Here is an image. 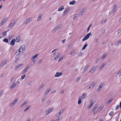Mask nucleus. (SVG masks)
Segmentation results:
<instances>
[{
  "label": "nucleus",
  "instance_id": "obj_60",
  "mask_svg": "<svg viewBox=\"0 0 121 121\" xmlns=\"http://www.w3.org/2000/svg\"><path fill=\"white\" fill-rule=\"evenodd\" d=\"M72 47V46L71 45H69V46H68V49H69L71 48Z\"/></svg>",
  "mask_w": 121,
  "mask_h": 121
},
{
  "label": "nucleus",
  "instance_id": "obj_22",
  "mask_svg": "<svg viewBox=\"0 0 121 121\" xmlns=\"http://www.w3.org/2000/svg\"><path fill=\"white\" fill-rule=\"evenodd\" d=\"M43 17V14H39L37 19V21H39L41 19V18Z\"/></svg>",
  "mask_w": 121,
  "mask_h": 121
},
{
  "label": "nucleus",
  "instance_id": "obj_18",
  "mask_svg": "<svg viewBox=\"0 0 121 121\" xmlns=\"http://www.w3.org/2000/svg\"><path fill=\"white\" fill-rule=\"evenodd\" d=\"M8 62V61L7 59L5 60L1 64L0 66L3 67Z\"/></svg>",
  "mask_w": 121,
  "mask_h": 121
},
{
  "label": "nucleus",
  "instance_id": "obj_14",
  "mask_svg": "<svg viewBox=\"0 0 121 121\" xmlns=\"http://www.w3.org/2000/svg\"><path fill=\"white\" fill-rule=\"evenodd\" d=\"M23 65V63L21 64H19V65L16 66L15 67V70H18L19 68L22 66Z\"/></svg>",
  "mask_w": 121,
  "mask_h": 121
},
{
  "label": "nucleus",
  "instance_id": "obj_56",
  "mask_svg": "<svg viewBox=\"0 0 121 121\" xmlns=\"http://www.w3.org/2000/svg\"><path fill=\"white\" fill-rule=\"evenodd\" d=\"M99 60V59L97 58L95 61V63H97Z\"/></svg>",
  "mask_w": 121,
  "mask_h": 121
},
{
  "label": "nucleus",
  "instance_id": "obj_15",
  "mask_svg": "<svg viewBox=\"0 0 121 121\" xmlns=\"http://www.w3.org/2000/svg\"><path fill=\"white\" fill-rule=\"evenodd\" d=\"M90 66L88 65H87L85 66V68L82 71V73H84L89 68Z\"/></svg>",
  "mask_w": 121,
  "mask_h": 121
},
{
  "label": "nucleus",
  "instance_id": "obj_2",
  "mask_svg": "<svg viewBox=\"0 0 121 121\" xmlns=\"http://www.w3.org/2000/svg\"><path fill=\"white\" fill-rule=\"evenodd\" d=\"M96 82L95 81L92 82L90 86L89 87V88L90 89H92L93 87L95 85Z\"/></svg>",
  "mask_w": 121,
  "mask_h": 121
},
{
  "label": "nucleus",
  "instance_id": "obj_9",
  "mask_svg": "<svg viewBox=\"0 0 121 121\" xmlns=\"http://www.w3.org/2000/svg\"><path fill=\"white\" fill-rule=\"evenodd\" d=\"M98 67L97 66L92 67L90 70L89 72L91 73H93L96 69Z\"/></svg>",
  "mask_w": 121,
  "mask_h": 121
},
{
  "label": "nucleus",
  "instance_id": "obj_58",
  "mask_svg": "<svg viewBox=\"0 0 121 121\" xmlns=\"http://www.w3.org/2000/svg\"><path fill=\"white\" fill-rule=\"evenodd\" d=\"M14 78L13 77L11 78L10 80V82H12L14 80Z\"/></svg>",
  "mask_w": 121,
  "mask_h": 121
},
{
  "label": "nucleus",
  "instance_id": "obj_12",
  "mask_svg": "<svg viewBox=\"0 0 121 121\" xmlns=\"http://www.w3.org/2000/svg\"><path fill=\"white\" fill-rule=\"evenodd\" d=\"M44 85H42L40 86L37 89V91L38 92H41L43 89L44 87Z\"/></svg>",
  "mask_w": 121,
  "mask_h": 121
},
{
  "label": "nucleus",
  "instance_id": "obj_19",
  "mask_svg": "<svg viewBox=\"0 0 121 121\" xmlns=\"http://www.w3.org/2000/svg\"><path fill=\"white\" fill-rule=\"evenodd\" d=\"M16 22L15 20H13L12 21L9 26V27H11L13 26L14 24Z\"/></svg>",
  "mask_w": 121,
  "mask_h": 121
},
{
  "label": "nucleus",
  "instance_id": "obj_52",
  "mask_svg": "<svg viewBox=\"0 0 121 121\" xmlns=\"http://www.w3.org/2000/svg\"><path fill=\"white\" fill-rule=\"evenodd\" d=\"M75 51L73 50H72L70 52L69 54L70 55H71L73 54L74 52Z\"/></svg>",
  "mask_w": 121,
  "mask_h": 121
},
{
  "label": "nucleus",
  "instance_id": "obj_51",
  "mask_svg": "<svg viewBox=\"0 0 121 121\" xmlns=\"http://www.w3.org/2000/svg\"><path fill=\"white\" fill-rule=\"evenodd\" d=\"M32 83V81H29L28 83V85L29 86H30V85Z\"/></svg>",
  "mask_w": 121,
  "mask_h": 121
},
{
  "label": "nucleus",
  "instance_id": "obj_63",
  "mask_svg": "<svg viewBox=\"0 0 121 121\" xmlns=\"http://www.w3.org/2000/svg\"><path fill=\"white\" fill-rule=\"evenodd\" d=\"M119 108V106L118 105H117V106L116 108V110H117V109H118Z\"/></svg>",
  "mask_w": 121,
  "mask_h": 121
},
{
  "label": "nucleus",
  "instance_id": "obj_61",
  "mask_svg": "<svg viewBox=\"0 0 121 121\" xmlns=\"http://www.w3.org/2000/svg\"><path fill=\"white\" fill-rule=\"evenodd\" d=\"M45 99L44 98H42L41 99V102H43V101Z\"/></svg>",
  "mask_w": 121,
  "mask_h": 121
},
{
  "label": "nucleus",
  "instance_id": "obj_49",
  "mask_svg": "<svg viewBox=\"0 0 121 121\" xmlns=\"http://www.w3.org/2000/svg\"><path fill=\"white\" fill-rule=\"evenodd\" d=\"M26 77V75H23L21 77V78L23 79L24 78H25Z\"/></svg>",
  "mask_w": 121,
  "mask_h": 121
},
{
  "label": "nucleus",
  "instance_id": "obj_32",
  "mask_svg": "<svg viewBox=\"0 0 121 121\" xmlns=\"http://www.w3.org/2000/svg\"><path fill=\"white\" fill-rule=\"evenodd\" d=\"M113 100V99L111 98L110 99H109L108 100V101L106 103V104H108L110 103H111L112 101Z\"/></svg>",
  "mask_w": 121,
  "mask_h": 121
},
{
  "label": "nucleus",
  "instance_id": "obj_59",
  "mask_svg": "<svg viewBox=\"0 0 121 121\" xmlns=\"http://www.w3.org/2000/svg\"><path fill=\"white\" fill-rule=\"evenodd\" d=\"M6 33H7V32L5 31V32H4L3 33V35L4 36H5V35H7V34H6Z\"/></svg>",
  "mask_w": 121,
  "mask_h": 121
},
{
  "label": "nucleus",
  "instance_id": "obj_50",
  "mask_svg": "<svg viewBox=\"0 0 121 121\" xmlns=\"http://www.w3.org/2000/svg\"><path fill=\"white\" fill-rule=\"evenodd\" d=\"M3 41L7 43L8 42V40L7 39H4L3 40Z\"/></svg>",
  "mask_w": 121,
  "mask_h": 121
},
{
  "label": "nucleus",
  "instance_id": "obj_40",
  "mask_svg": "<svg viewBox=\"0 0 121 121\" xmlns=\"http://www.w3.org/2000/svg\"><path fill=\"white\" fill-rule=\"evenodd\" d=\"M64 57L63 56H61L59 59L58 61L59 62H60L61 60L63 59Z\"/></svg>",
  "mask_w": 121,
  "mask_h": 121
},
{
  "label": "nucleus",
  "instance_id": "obj_39",
  "mask_svg": "<svg viewBox=\"0 0 121 121\" xmlns=\"http://www.w3.org/2000/svg\"><path fill=\"white\" fill-rule=\"evenodd\" d=\"M85 12V9H82V10L80 12V13H81V16H82L83 14Z\"/></svg>",
  "mask_w": 121,
  "mask_h": 121
},
{
  "label": "nucleus",
  "instance_id": "obj_7",
  "mask_svg": "<svg viewBox=\"0 0 121 121\" xmlns=\"http://www.w3.org/2000/svg\"><path fill=\"white\" fill-rule=\"evenodd\" d=\"M53 108H50L46 112L45 114L46 115H47L49 113L51 112L53 110Z\"/></svg>",
  "mask_w": 121,
  "mask_h": 121
},
{
  "label": "nucleus",
  "instance_id": "obj_4",
  "mask_svg": "<svg viewBox=\"0 0 121 121\" xmlns=\"http://www.w3.org/2000/svg\"><path fill=\"white\" fill-rule=\"evenodd\" d=\"M17 84V82H14L12 84V85L9 87V89L10 90H12L16 86Z\"/></svg>",
  "mask_w": 121,
  "mask_h": 121
},
{
  "label": "nucleus",
  "instance_id": "obj_33",
  "mask_svg": "<svg viewBox=\"0 0 121 121\" xmlns=\"http://www.w3.org/2000/svg\"><path fill=\"white\" fill-rule=\"evenodd\" d=\"M63 111V110H61L57 114V115H58L59 116L62 113Z\"/></svg>",
  "mask_w": 121,
  "mask_h": 121
},
{
  "label": "nucleus",
  "instance_id": "obj_37",
  "mask_svg": "<svg viewBox=\"0 0 121 121\" xmlns=\"http://www.w3.org/2000/svg\"><path fill=\"white\" fill-rule=\"evenodd\" d=\"M60 55V52H59V53H58L57 54V56L56 57L54 58V60H56V59H58V58L59 57Z\"/></svg>",
  "mask_w": 121,
  "mask_h": 121
},
{
  "label": "nucleus",
  "instance_id": "obj_53",
  "mask_svg": "<svg viewBox=\"0 0 121 121\" xmlns=\"http://www.w3.org/2000/svg\"><path fill=\"white\" fill-rule=\"evenodd\" d=\"M114 112L113 111H111L109 113V114L111 116H112Z\"/></svg>",
  "mask_w": 121,
  "mask_h": 121
},
{
  "label": "nucleus",
  "instance_id": "obj_30",
  "mask_svg": "<svg viewBox=\"0 0 121 121\" xmlns=\"http://www.w3.org/2000/svg\"><path fill=\"white\" fill-rule=\"evenodd\" d=\"M76 3V1L73 0L72 1L70 2L69 3V4L70 5H73Z\"/></svg>",
  "mask_w": 121,
  "mask_h": 121
},
{
  "label": "nucleus",
  "instance_id": "obj_13",
  "mask_svg": "<svg viewBox=\"0 0 121 121\" xmlns=\"http://www.w3.org/2000/svg\"><path fill=\"white\" fill-rule=\"evenodd\" d=\"M63 73L62 72H57L55 74V77H59L62 75Z\"/></svg>",
  "mask_w": 121,
  "mask_h": 121
},
{
  "label": "nucleus",
  "instance_id": "obj_35",
  "mask_svg": "<svg viewBox=\"0 0 121 121\" xmlns=\"http://www.w3.org/2000/svg\"><path fill=\"white\" fill-rule=\"evenodd\" d=\"M31 107V106H27V108L25 109L24 110V112H25L27 110H29Z\"/></svg>",
  "mask_w": 121,
  "mask_h": 121
},
{
  "label": "nucleus",
  "instance_id": "obj_24",
  "mask_svg": "<svg viewBox=\"0 0 121 121\" xmlns=\"http://www.w3.org/2000/svg\"><path fill=\"white\" fill-rule=\"evenodd\" d=\"M29 67L27 66L22 71L23 73H25L28 71Z\"/></svg>",
  "mask_w": 121,
  "mask_h": 121
},
{
  "label": "nucleus",
  "instance_id": "obj_16",
  "mask_svg": "<svg viewBox=\"0 0 121 121\" xmlns=\"http://www.w3.org/2000/svg\"><path fill=\"white\" fill-rule=\"evenodd\" d=\"M107 55L106 53H104L101 57V59L102 60H104L106 57Z\"/></svg>",
  "mask_w": 121,
  "mask_h": 121
},
{
  "label": "nucleus",
  "instance_id": "obj_41",
  "mask_svg": "<svg viewBox=\"0 0 121 121\" xmlns=\"http://www.w3.org/2000/svg\"><path fill=\"white\" fill-rule=\"evenodd\" d=\"M92 26V24H90L89 26L88 27V28L87 30H86V31H87V32H88L89 30L90 29V28Z\"/></svg>",
  "mask_w": 121,
  "mask_h": 121
},
{
  "label": "nucleus",
  "instance_id": "obj_47",
  "mask_svg": "<svg viewBox=\"0 0 121 121\" xmlns=\"http://www.w3.org/2000/svg\"><path fill=\"white\" fill-rule=\"evenodd\" d=\"M117 74V75L118 74V75H119V77L121 75V69L118 72Z\"/></svg>",
  "mask_w": 121,
  "mask_h": 121
},
{
  "label": "nucleus",
  "instance_id": "obj_11",
  "mask_svg": "<svg viewBox=\"0 0 121 121\" xmlns=\"http://www.w3.org/2000/svg\"><path fill=\"white\" fill-rule=\"evenodd\" d=\"M18 99H15L13 101V102L10 105V106H12V105H15L17 102Z\"/></svg>",
  "mask_w": 121,
  "mask_h": 121
},
{
  "label": "nucleus",
  "instance_id": "obj_44",
  "mask_svg": "<svg viewBox=\"0 0 121 121\" xmlns=\"http://www.w3.org/2000/svg\"><path fill=\"white\" fill-rule=\"evenodd\" d=\"M20 38L19 37H17L16 38L15 41H16L17 42H18L20 41Z\"/></svg>",
  "mask_w": 121,
  "mask_h": 121
},
{
  "label": "nucleus",
  "instance_id": "obj_34",
  "mask_svg": "<svg viewBox=\"0 0 121 121\" xmlns=\"http://www.w3.org/2000/svg\"><path fill=\"white\" fill-rule=\"evenodd\" d=\"M15 40L13 39L10 42V44L11 45H14L15 44Z\"/></svg>",
  "mask_w": 121,
  "mask_h": 121
},
{
  "label": "nucleus",
  "instance_id": "obj_46",
  "mask_svg": "<svg viewBox=\"0 0 121 121\" xmlns=\"http://www.w3.org/2000/svg\"><path fill=\"white\" fill-rule=\"evenodd\" d=\"M61 24H58L56 27L58 30L61 27Z\"/></svg>",
  "mask_w": 121,
  "mask_h": 121
},
{
  "label": "nucleus",
  "instance_id": "obj_3",
  "mask_svg": "<svg viewBox=\"0 0 121 121\" xmlns=\"http://www.w3.org/2000/svg\"><path fill=\"white\" fill-rule=\"evenodd\" d=\"M104 107V106L103 105H102L100 106L98 108L97 112H94V114L95 115L96 113L98 112H100L103 109Z\"/></svg>",
  "mask_w": 121,
  "mask_h": 121
},
{
  "label": "nucleus",
  "instance_id": "obj_48",
  "mask_svg": "<svg viewBox=\"0 0 121 121\" xmlns=\"http://www.w3.org/2000/svg\"><path fill=\"white\" fill-rule=\"evenodd\" d=\"M78 56H81L82 55V53L81 52H80L78 53Z\"/></svg>",
  "mask_w": 121,
  "mask_h": 121
},
{
  "label": "nucleus",
  "instance_id": "obj_55",
  "mask_svg": "<svg viewBox=\"0 0 121 121\" xmlns=\"http://www.w3.org/2000/svg\"><path fill=\"white\" fill-rule=\"evenodd\" d=\"M56 31V30L54 28L52 30V32L53 33H55Z\"/></svg>",
  "mask_w": 121,
  "mask_h": 121
},
{
  "label": "nucleus",
  "instance_id": "obj_64",
  "mask_svg": "<svg viewBox=\"0 0 121 121\" xmlns=\"http://www.w3.org/2000/svg\"><path fill=\"white\" fill-rule=\"evenodd\" d=\"M60 119H59V118H58V119H56L55 120V121H59Z\"/></svg>",
  "mask_w": 121,
  "mask_h": 121
},
{
  "label": "nucleus",
  "instance_id": "obj_62",
  "mask_svg": "<svg viewBox=\"0 0 121 121\" xmlns=\"http://www.w3.org/2000/svg\"><path fill=\"white\" fill-rule=\"evenodd\" d=\"M60 93L62 94H63L64 93V91H63L62 90L61 91Z\"/></svg>",
  "mask_w": 121,
  "mask_h": 121
},
{
  "label": "nucleus",
  "instance_id": "obj_57",
  "mask_svg": "<svg viewBox=\"0 0 121 121\" xmlns=\"http://www.w3.org/2000/svg\"><path fill=\"white\" fill-rule=\"evenodd\" d=\"M65 41H66V39H64V40H62L61 41V42L63 44H64L65 43Z\"/></svg>",
  "mask_w": 121,
  "mask_h": 121
},
{
  "label": "nucleus",
  "instance_id": "obj_42",
  "mask_svg": "<svg viewBox=\"0 0 121 121\" xmlns=\"http://www.w3.org/2000/svg\"><path fill=\"white\" fill-rule=\"evenodd\" d=\"M93 104V103L92 101L90 103V105L89 107H88V109H90L92 106Z\"/></svg>",
  "mask_w": 121,
  "mask_h": 121
},
{
  "label": "nucleus",
  "instance_id": "obj_20",
  "mask_svg": "<svg viewBox=\"0 0 121 121\" xmlns=\"http://www.w3.org/2000/svg\"><path fill=\"white\" fill-rule=\"evenodd\" d=\"M87 95L86 94L83 93L81 96L80 97L82 99H84L86 97Z\"/></svg>",
  "mask_w": 121,
  "mask_h": 121
},
{
  "label": "nucleus",
  "instance_id": "obj_43",
  "mask_svg": "<svg viewBox=\"0 0 121 121\" xmlns=\"http://www.w3.org/2000/svg\"><path fill=\"white\" fill-rule=\"evenodd\" d=\"M81 79V77L80 76H79L78 78H77L76 79V81L77 82H78L80 79Z\"/></svg>",
  "mask_w": 121,
  "mask_h": 121
},
{
  "label": "nucleus",
  "instance_id": "obj_1",
  "mask_svg": "<svg viewBox=\"0 0 121 121\" xmlns=\"http://www.w3.org/2000/svg\"><path fill=\"white\" fill-rule=\"evenodd\" d=\"M25 48V45H23L18 50L21 53H23L24 52Z\"/></svg>",
  "mask_w": 121,
  "mask_h": 121
},
{
  "label": "nucleus",
  "instance_id": "obj_38",
  "mask_svg": "<svg viewBox=\"0 0 121 121\" xmlns=\"http://www.w3.org/2000/svg\"><path fill=\"white\" fill-rule=\"evenodd\" d=\"M81 99H82L80 98V97H79L78 102V104H80L81 103L82 101Z\"/></svg>",
  "mask_w": 121,
  "mask_h": 121
},
{
  "label": "nucleus",
  "instance_id": "obj_6",
  "mask_svg": "<svg viewBox=\"0 0 121 121\" xmlns=\"http://www.w3.org/2000/svg\"><path fill=\"white\" fill-rule=\"evenodd\" d=\"M117 7L116 5H114L113 7V10H112L110 13V14L112 15L113 14L115 11H116V8Z\"/></svg>",
  "mask_w": 121,
  "mask_h": 121
},
{
  "label": "nucleus",
  "instance_id": "obj_21",
  "mask_svg": "<svg viewBox=\"0 0 121 121\" xmlns=\"http://www.w3.org/2000/svg\"><path fill=\"white\" fill-rule=\"evenodd\" d=\"M27 102L26 101H25L21 105H20V107L21 108H23L26 106L27 105Z\"/></svg>",
  "mask_w": 121,
  "mask_h": 121
},
{
  "label": "nucleus",
  "instance_id": "obj_5",
  "mask_svg": "<svg viewBox=\"0 0 121 121\" xmlns=\"http://www.w3.org/2000/svg\"><path fill=\"white\" fill-rule=\"evenodd\" d=\"M91 32L87 34L82 39V41H84L88 39L89 38L90 35H91Z\"/></svg>",
  "mask_w": 121,
  "mask_h": 121
},
{
  "label": "nucleus",
  "instance_id": "obj_25",
  "mask_svg": "<svg viewBox=\"0 0 121 121\" xmlns=\"http://www.w3.org/2000/svg\"><path fill=\"white\" fill-rule=\"evenodd\" d=\"M6 21V19L5 18H4L3 20L1 22L0 24V26H2L4 23Z\"/></svg>",
  "mask_w": 121,
  "mask_h": 121
},
{
  "label": "nucleus",
  "instance_id": "obj_23",
  "mask_svg": "<svg viewBox=\"0 0 121 121\" xmlns=\"http://www.w3.org/2000/svg\"><path fill=\"white\" fill-rule=\"evenodd\" d=\"M39 55V54H36L35 55H34L31 58V60H34Z\"/></svg>",
  "mask_w": 121,
  "mask_h": 121
},
{
  "label": "nucleus",
  "instance_id": "obj_8",
  "mask_svg": "<svg viewBox=\"0 0 121 121\" xmlns=\"http://www.w3.org/2000/svg\"><path fill=\"white\" fill-rule=\"evenodd\" d=\"M104 83H100L98 88L97 91H99L102 89L104 86Z\"/></svg>",
  "mask_w": 121,
  "mask_h": 121
},
{
  "label": "nucleus",
  "instance_id": "obj_27",
  "mask_svg": "<svg viewBox=\"0 0 121 121\" xmlns=\"http://www.w3.org/2000/svg\"><path fill=\"white\" fill-rule=\"evenodd\" d=\"M121 43V39H120L115 43V44L116 46Z\"/></svg>",
  "mask_w": 121,
  "mask_h": 121
},
{
  "label": "nucleus",
  "instance_id": "obj_28",
  "mask_svg": "<svg viewBox=\"0 0 121 121\" xmlns=\"http://www.w3.org/2000/svg\"><path fill=\"white\" fill-rule=\"evenodd\" d=\"M50 90L49 89H47L45 92L44 94V95H48L49 93V92L50 91Z\"/></svg>",
  "mask_w": 121,
  "mask_h": 121
},
{
  "label": "nucleus",
  "instance_id": "obj_10",
  "mask_svg": "<svg viewBox=\"0 0 121 121\" xmlns=\"http://www.w3.org/2000/svg\"><path fill=\"white\" fill-rule=\"evenodd\" d=\"M106 63H103L99 67V69L100 71H102L104 68V66L105 65Z\"/></svg>",
  "mask_w": 121,
  "mask_h": 121
},
{
  "label": "nucleus",
  "instance_id": "obj_29",
  "mask_svg": "<svg viewBox=\"0 0 121 121\" xmlns=\"http://www.w3.org/2000/svg\"><path fill=\"white\" fill-rule=\"evenodd\" d=\"M64 8V6H62L59 8L58 9V11H60L63 10Z\"/></svg>",
  "mask_w": 121,
  "mask_h": 121
},
{
  "label": "nucleus",
  "instance_id": "obj_31",
  "mask_svg": "<svg viewBox=\"0 0 121 121\" xmlns=\"http://www.w3.org/2000/svg\"><path fill=\"white\" fill-rule=\"evenodd\" d=\"M21 53L19 50L17 51L16 52V55L18 56L20 55Z\"/></svg>",
  "mask_w": 121,
  "mask_h": 121
},
{
  "label": "nucleus",
  "instance_id": "obj_45",
  "mask_svg": "<svg viewBox=\"0 0 121 121\" xmlns=\"http://www.w3.org/2000/svg\"><path fill=\"white\" fill-rule=\"evenodd\" d=\"M107 19H106L103 20L101 22L103 24L105 23L107 21Z\"/></svg>",
  "mask_w": 121,
  "mask_h": 121
},
{
  "label": "nucleus",
  "instance_id": "obj_17",
  "mask_svg": "<svg viewBox=\"0 0 121 121\" xmlns=\"http://www.w3.org/2000/svg\"><path fill=\"white\" fill-rule=\"evenodd\" d=\"M70 8L69 7L66 8L64 12V14L66 15L70 10Z\"/></svg>",
  "mask_w": 121,
  "mask_h": 121
},
{
  "label": "nucleus",
  "instance_id": "obj_26",
  "mask_svg": "<svg viewBox=\"0 0 121 121\" xmlns=\"http://www.w3.org/2000/svg\"><path fill=\"white\" fill-rule=\"evenodd\" d=\"M31 19L30 18H28L26 20V21L24 22L25 24H27L29 23L31 20Z\"/></svg>",
  "mask_w": 121,
  "mask_h": 121
},
{
  "label": "nucleus",
  "instance_id": "obj_54",
  "mask_svg": "<svg viewBox=\"0 0 121 121\" xmlns=\"http://www.w3.org/2000/svg\"><path fill=\"white\" fill-rule=\"evenodd\" d=\"M98 105H95L94 107L93 108V109L95 110L98 107Z\"/></svg>",
  "mask_w": 121,
  "mask_h": 121
},
{
  "label": "nucleus",
  "instance_id": "obj_36",
  "mask_svg": "<svg viewBox=\"0 0 121 121\" xmlns=\"http://www.w3.org/2000/svg\"><path fill=\"white\" fill-rule=\"evenodd\" d=\"M88 44H85L83 47L82 48V50H83L85 49V48H86L87 46H88Z\"/></svg>",
  "mask_w": 121,
  "mask_h": 121
}]
</instances>
